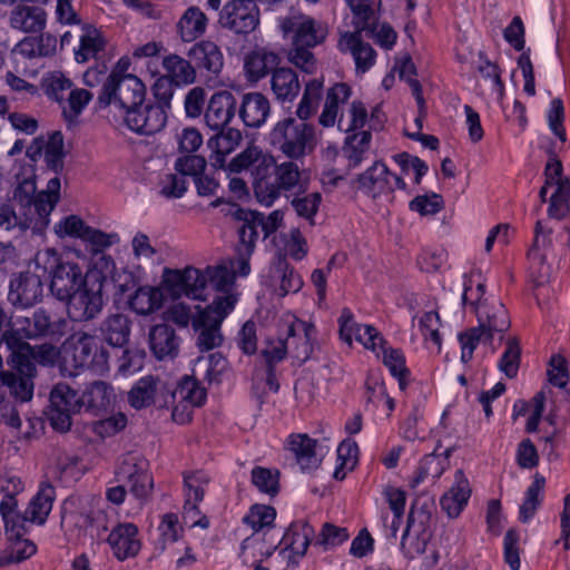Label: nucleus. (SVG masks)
<instances>
[{
	"instance_id": "1",
	"label": "nucleus",
	"mask_w": 570,
	"mask_h": 570,
	"mask_svg": "<svg viewBox=\"0 0 570 570\" xmlns=\"http://www.w3.org/2000/svg\"><path fill=\"white\" fill-rule=\"evenodd\" d=\"M297 161L287 158L277 163L272 154L250 144L229 161L227 169L230 173L250 170L257 202L271 207L283 193L303 189V170Z\"/></svg>"
},
{
	"instance_id": "2",
	"label": "nucleus",
	"mask_w": 570,
	"mask_h": 570,
	"mask_svg": "<svg viewBox=\"0 0 570 570\" xmlns=\"http://www.w3.org/2000/svg\"><path fill=\"white\" fill-rule=\"evenodd\" d=\"M6 347L10 352L7 363L12 371L0 374V415L11 428L19 429L21 420L17 410L4 396V389L16 401L28 402L33 395V376L36 366L30 362V344L21 341L14 333L6 335Z\"/></svg>"
},
{
	"instance_id": "3",
	"label": "nucleus",
	"mask_w": 570,
	"mask_h": 570,
	"mask_svg": "<svg viewBox=\"0 0 570 570\" xmlns=\"http://www.w3.org/2000/svg\"><path fill=\"white\" fill-rule=\"evenodd\" d=\"M338 325L341 337L347 344H351L354 337L365 348L375 353L376 357L381 358L389 368L392 376L397 380L400 389L405 390L411 373L406 367L404 353L400 348L389 346L386 340L374 326L357 324L348 308L342 311L338 317Z\"/></svg>"
},
{
	"instance_id": "4",
	"label": "nucleus",
	"mask_w": 570,
	"mask_h": 570,
	"mask_svg": "<svg viewBox=\"0 0 570 570\" xmlns=\"http://www.w3.org/2000/svg\"><path fill=\"white\" fill-rule=\"evenodd\" d=\"M279 26L285 37L292 36L289 60L303 71L312 73L315 70V57L309 49L324 42L328 33L327 26L302 13L283 18Z\"/></svg>"
},
{
	"instance_id": "5",
	"label": "nucleus",
	"mask_w": 570,
	"mask_h": 570,
	"mask_svg": "<svg viewBox=\"0 0 570 570\" xmlns=\"http://www.w3.org/2000/svg\"><path fill=\"white\" fill-rule=\"evenodd\" d=\"M60 179H49L47 188L38 194L33 179H23L14 189L13 199L23 209V227H30L33 234L41 235L49 225L50 214L60 198Z\"/></svg>"
},
{
	"instance_id": "6",
	"label": "nucleus",
	"mask_w": 570,
	"mask_h": 570,
	"mask_svg": "<svg viewBox=\"0 0 570 570\" xmlns=\"http://www.w3.org/2000/svg\"><path fill=\"white\" fill-rule=\"evenodd\" d=\"M269 145L292 160H303L317 145L315 127L292 116L278 120L268 134Z\"/></svg>"
},
{
	"instance_id": "7",
	"label": "nucleus",
	"mask_w": 570,
	"mask_h": 570,
	"mask_svg": "<svg viewBox=\"0 0 570 570\" xmlns=\"http://www.w3.org/2000/svg\"><path fill=\"white\" fill-rule=\"evenodd\" d=\"M62 348L65 362L76 370L89 368L99 375L109 371V353L94 334L75 332L66 340Z\"/></svg>"
},
{
	"instance_id": "8",
	"label": "nucleus",
	"mask_w": 570,
	"mask_h": 570,
	"mask_svg": "<svg viewBox=\"0 0 570 570\" xmlns=\"http://www.w3.org/2000/svg\"><path fill=\"white\" fill-rule=\"evenodd\" d=\"M146 87L135 75L112 71L102 85L97 99L99 108L115 107L126 112L145 100Z\"/></svg>"
},
{
	"instance_id": "9",
	"label": "nucleus",
	"mask_w": 570,
	"mask_h": 570,
	"mask_svg": "<svg viewBox=\"0 0 570 570\" xmlns=\"http://www.w3.org/2000/svg\"><path fill=\"white\" fill-rule=\"evenodd\" d=\"M236 296L214 297L212 304L197 311L193 327L198 333L196 344L200 351H210L220 346L223 334L220 326L226 316L235 308Z\"/></svg>"
},
{
	"instance_id": "10",
	"label": "nucleus",
	"mask_w": 570,
	"mask_h": 570,
	"mask_svg": "<svg viewBox=\"0 0 570 570\" xmlns=\"http://www.w3.org/2000/svg\"><path fill=\"white\" fill-rule=\"evenodd\" d=\"M105 277L100 272L90 271L85 275L81 286L68 299L67 312L75 322L96 318L104 307Z\"/></svg>"
},
{
	"instance_id": "11",
	"label": "nucleus",
	"mask_w": 570,
	"mask_h": 570,
	"mask_svg": "<svg viewBox=\"0 0 570 570\" xmlns=\"http://www.w3.org/2000/svg\"><path fill=\"white\" fill-rule=\"evenodd\" d=\"M163 287L175 298L186 296L196 301H205L208 289L213 288L212 276L208 267L204 271L193 266L183 269L165 268Z\"/></svg>"
},
{
	"instance_id": "12",
	"label": "nucleus",
	"mask_w": 570,
	"mask_h": 570,
	"mask_svg": "<svg viewBox=\"0 0 570 570\" xmlns=\"http://www.w3.org/2000/svg\"><path fill=\"white\" fill-rule=\"evenodd\" d=\"M116 478L138 500H145L151 493L154 482L149 473V462L139 453L130 452L120 458Z\"/></svg>"
},
{
	"instance_id": "13",
	"label": "nucleus",
	"mask_w": 570,
	"mask_h": 570,
	"mask_svg": "<svg viewBox=\"0 0 570 570\" xmlns=\"http://www.w3.org/2000/svg\"><path fill=\"white\" fill-rule=\"evenodd\" d=\"M252 254L248 249L244 252L236 249V257L227 259L215 266H208L212 276L213 289L217 293L215 297L236 296L235 278L236 276L246 277L250 273Z\"/></svg>"
},
{
	"instance_id": "14",
	"label": "nucleus",
	"mask_w": 570,
	"mask_h": 570,
	"mask_svg": "<svg viewBox=\"0 0 570 570\" xmlns=\"http://www.w3.org/2000/svg\"><path fill=\"white\" fill-rule=\"evenodd\" d=\"M82 409L81 396L66 383H58L50 392L49 420L55 430L66 432L71 416Z\"/></svg>"
},
{
	"instance_id": "15",
	"label": "nucleus",
	"mask_w": 570,
	"mask_h": 570,
	"mask_svg": "<svg viewBox=\"0 0 570 570\" xmlns=\"http://www.w3.org/2000/svg\"><path fill=\"white\" fill-rule=\"evenodd\" d=\"M357 183L358 189L373 199L381 196H391L395 189H406L403 178L391 173L387 166L381 161H375L362 173Z\"/></svg>"
},
{
	"instance_id": "16",
	"label": "nucleus",
	"mask_w": 570,
	"mask_h": 570,
	"mask_svg": "<svg viewBox=\"0 0 570 570\" xmlns=\"http://www.w3.org/2000/svg\"><path fill=\"white\" fill-rule=\"evenodd\" d=\"M223 28L236 35H248L259 24V10L255 0H232L219 14Z\"/></svg>"
},
{
	"instance_id": "17",
	"label": "nucleus",
	"mask_w": 570,
	"mask_h": 570,
	"mask_svg": "<svg viewBox=\"0 0 570 570\" xmlns=\"http://www.w3.org/2000/svg\"><path fill=\"white\" fill-rule=\"evenodd\" d=\"M209 483V476L203 471H196L184 475L185 503L184 519L191 527L206 529L209 527V520L202 515L199 503L203 501L206 488Z\"/></svg>"
},
{
	"instance_id": "18",
	"label": "nucleus",
	"mask_w": 570,
	"mask_h": 570,
	"mask_svg": "<svg viewBox=\"0 0 570 570\" xmlns=\"http://www.w3.org/2000/svg\"><path fill=\"white\" fill-rule=\"evenodd\" d=\"M22 523L23 520L19 518L16 519V527L12 529L9 523H4L7 547L0 552V567L20 563L36 554L37 546L33 541L24 538L29 528Z\"/></svg>"
},
{
	"instance_id": "19",
	"label": "nucleus",
	"mask_w": 570,
	"mask_h": 570,
	"mask_svg": "<svg viewBox=\"0 0 570 570\" xmlns=\"http://www.w3.org/2000/svg\"><path fill=\"white\" fill-rule=\"evenodd\" d=\"M316 335V327L312 323L294 318L288 325L285 338L288 354L298 363H305L317 346Z\"/></svg>"
},
{
	"instance_id": "20",
	"label": "nucleus",
	"mask_w": 570,
	"mask_h": 570,
	"mask_svg": "<svg viewBox=\"0 0 570 570\" xmlns=\"http://www.w3.org/2000/svg\"><path fill=\"white\" fill-rule=\"evenodd\" d=\"M167 120V114L160 105H139L125 112L127 127L141 135H153L160 131Z\"/></svg>"
},
{
	"instance_id": "21",
	"label": "nucleus",
	"mask_w": 570,
	"mask_h": 570,
	"mask_svg": "<svg viewBox=\"0 0 570 570\" xmlns=\"http://www.w3.org/2000/svg\"><path fill=\"white\" fill-rule=\"evenodd\" d=\"M429 515L424 512H411L407 525L401 539V551L407 559L425 552L428 542L431 539V532L428 529Z\"/></svg>"
},
{
	"instance_id": "22",
	"label": "nucleus",
	"mask_w": 570,
	"mask_h": 570,
	"mask_svg": "<svg viewBox=\"0 0 570 570\" xmlns=\"http://www.w3.org/2000/svg\"><path fill=\"white\" fill-rule=\"evenodd\" d=\"M43 292V281L32 273H21L10 281L8 293L9 302L20 308H28L37 304Z\"/></svg>"
},
{
	"instance_id": "23",
	"label": "nucleus",
	"mask_w": 570,
	"mask_h": 570,
	"mask_svg": "<svg viewBox=\"0 0 570 570\" xmlns=\"http://www.w3.org/2000/svg\"><path fill=\"white\" fill-rule=\"evenodd\" d=\"M56 499V490L50 483H41L37 493L31 498L27 509L20 513L18 509L13 513V521L17 518L23 520L22 525H42L46 523Z\"/></svg>"
},
{
	"instance_id": "24",
	"label": "nucleus",
	"mask_w": 570,
	"mask_h": 570,
	"mask_svg": "<svg viewBox=\"0 0 570 570\" xmlns=\"http://www.w3.org/2000/svg\"><path fill=\"white\" fill-rule=\"evenodd\" d=\"M107 542L119 561L136 557L141 549L139 529L131 522L118 523L114 527Z\"/></svg>"
},
{
	"instance_id": "25",
	"label": "nucleus",
	"mask_w": 570,
	"mask_h": 570,
	"mask_svg": "<svg viewBox=\"0 0 570 570\" xmlns=\"http://www.w3.org/2000/svg\"><path fill=\"white\" fill-rule=\"evenodd\" d=\"M337 47L341 52L350 53L353 57L357 73H365L375 65V50L370 43L363 41L361 32L357 30L343 33L338 39Z\"/></svg>"
},
{
	"instance_id": "26",
	"label": "nucleus",
	"mask_w": 570,
	"mask_h": 570,
	"mask_svg": "<svg viewBox=\"0 0 570 570\" xmlns=\"http://www.w3.org/2000/svg\"><path fill=\"white\" fill-rule=\"evenodd\" d=\"M236 99L229 91L215 92L206 107L204 119L212 130L224 129L234 118L236 111Z\"/></svg>"
},
{
	"instance_id": "27",
	"label": "nucleus",
	"mask_w": 570,
	"mask_h": 570,
	"mask_svg": "<svg viewBox=\"0 0 570 570\" xmlns=\"http://www.w3.org/2000/svg\"><path fill=\"white\" fill-rule=\"evenodd\" d=\"M479 326L487 333V338H494L495 334H503L510 327V318L504 305L493 299L484 301L476 306Z\"/></svg>"
},
{
	"instance_id": "28",
	"label": "nucleus",
	"mask_w": 570,
	"mask_h": 570,
	"mask_svg": "<svg viewBox=\"0 0 570 570\" xmlns=\"http://www.w3.org/2000/svg\"><path fill=\"white\" fill-rule=\"evenodd\" d=\"M85 276L77 263L63 262L50 279V289L60 301L69 299L81 286Z\"/></svg>"
},
{
	"instance_id": "29",
	"label": "nucleus",
	"mask_w": 570,
	"mask_h": 570,
	"mask_svg": "<svg viewBox=\"0 0 570 570\" xmlns=\"http://www.w3.org/2000/svg\"><path fill=\"white\" fill-rule=\"evenodd\" d=\"M24 491V483L19 475L6 471L0 473V515L4 523H9L12 529L14 525L13 513L18 509L17 497Z\"/></svg>"
},
{
	"instance_id": "30",
	"label": "nucleus",
	"mask_w": 570,
	"mask_h": 570,
	"mask_svg": "<svg viewBox=\"0 0 570 570\" xmlns=\"http://www.w3.org/2000/svg\"><path fill=\"white\" fill-rule=\"evenodd\" d=\"M470 497L469 481L462 470H456L454 482L449 491L442 495L440 504L449 518H458L468 504Z\"/></svg>"
},
{
	"instance_id": "31",
	"label": "nucleus",
	"mask_w": 570,
	"mask_h": 570,
	"mask_svg": "<svg viewBox=\"0 0 570 570\" xmlns=\"http://www.w3.org/2000/svg\"><path fill=\"white\" fill-rule=\"evenodd\" d=\"M217 134L208 139V147L213 151L214 166L223 168L228 176L230 173L226 165V156L232 154L240 145L243 139L242 132L235 128L216 130Z\"/></svg>"
},
{
	"instance_id": "32",
	"label": "nucleus",
	"mask_w": 570,
	"mask_h": 570,
	"mask_svg": "<svg viewBox=\"0 0 570 570\" xmlns=\"http://www.w3.org/2000/svg\"><path fill=\"white\" fill-rule=\"evenodd\" d=\"M313 535L314 529L306 521L293 522L282 538L281 544L284 548L281 550V554L288 558H291L289 554L302 558L306 553Z\"/></svg>"
},
{
	"instance_id": "33",
	"label": "nucleus",
	"mask_w": 570,
	"mask_h": 570,
	"mask_svg": "<svg viewBox=\"0 0 570 570\" xmlns=\"http://www.w3.org/2000/svg\"><path fill=\"white\" fill-rule=\"evenodd\" d=\"M271 112L269 100L261 92H248L242 98L239 117L247 127L259 128Z\"/></svg>"
},
{
	"instance_id": "34",
	"label": "nucleus",
	"mask_w": 570,
	"mask_h": 570,
	"mask_svg": "<svg viewBox=\"0 0 570 570\" xmlns=\"http://www.w3.org/2000/svg\"><path fill=\"white\" fill-rule=\"evenodd\" d=\"M351 95V87L344 82L332 86L326 92L323 110L318 117L320 125L323 127L338 125L340 116L344 115L341 108L348 101Z\"/></svg>"
},
{
	"instance_id": "35",
	"label": "nucleus",
	"mask_w": 570,
	"mask_h": 570,
	"mask_svg": "<svg viewBox=\"0 0 570 570\" xmlns=\"http://www.w3.org/2000/svg\"><path fill=\"white\" fill-rule=\"evenodd\" d=\"M288 450L294 454L302 471H311L322 462L317 451V441L306 434H294L288 438Z\"/></svg>"
},
{
	"instance_id": "36",
	"label": "nucleus",
	"mask_w": 570,
	"mask_h": 570,
	"mask_svg": "<svg viewBox=\"0 0 570 570\" xmlns=\"http://www.w3.org/2000/svg\"><path fill=\"white\" fill-rule=\"evenodd\" d=\"M189 59L197 68L218 75L224 66V57L219 47L210 40H202L188 50Z\"/></svg>"
},
{
	"instance_id": "37",
	"label": "nucleus",
	"mask_w": 570,
	"mask_h": 570,
	"mask_svg": "<svg viewBox=\"0 0 570 570\" xmlns=\"http://www.w3.org/2000/svg\"><path fill=\"white\" fill-rule=\"evenodd\" d=\"M11 28L26 32H41L46 27V12L38 6H18L10 16Z\"/></svg>"
},
{
	"instance_id": "38",
	"label": "nucleus",
	"mask_w": 570,
	"mask_h": 570,
	"mask_svg": "<svg viewBox=\"0 0 570 570\" xmlns=\"http://www.w3.org/2000/svg\"><path fill=\"white\" fill-rule=\"evenodd\" d=\"M105 47L106 39L102 32L94 26L83 24L79 35V46L75 49V59L78 63L97 59Z\"/></svg>"
},
{
	"instance_id": "39",
	"label": "nucleus",
	"mask_w": 570,
	"mask_h": 570,
	"mask_svg": "<svg viewBox=\"0 0 570 570\" xmlns=\"http://www.w3.org/2000/svg\"><path fill=\"white\" fill-rule=\"evenodd\" d=\"M271 87L275 98L281 102H292L301 91L297 73L287 67L276 68L272 72Z\"/></svg>"
},
{
	"instance_id": "40",
	"label": "nucleus",
	"mask_w": 570,
	"mask_h": 570,
	"mask_svg": "<svg viewBox=\"0 0 570 570\" xmlns=\"http://www.w3.org/2000/svg\"><path fill=\"white\" fill-rule=\"evenodd\" d=\"M208 18L198 7H189L177 22V32L184 42L200 38L207 29Z\"/></svg>"
},
{
	"instance_id": "41",
	"label": "nucleus",
	"mask_w": 570,
	"mask_h": 570,
	"mask_svg": "<svg viewBox=\"0 0 570 570\" xmlns=\"http://www.w3.org/2000/svg\"><path fill=\"white\" fill-rule=\"evenodd\" d=\"M115 400L114 389L106 382L95 381L81 395V404L95 413L106 411Z\"/></svg>"
},
{
	"instance_id": "42",
	"label": "nucleus",
	"mask_w": 570,
	"mask_h": 570,
	"mask_svg": "<svg viewBox=\"0 0 570 570\" xmlns=\"http://www.w3.org/2000/svg\"><path fill=\"white\" fill-rule=\"evenodd\" d=\"M163 67L166 71L165 76L177 86L190 85L196 80V68L189 60L178 55L166 56L163 59Z\"/></svg>"
},
{
	"instance_id": "43",
	"label": "nucleus",
	"mask_w": 570,
	"mask_h": 570,
	"mask_svg": "<svg viewBox=\"0 0 570 570\" xmlns=\"http://www.w3.org/2000/svg\"><path fill=\"white\" fill-rule=\"evenodd\" d=\"M159 383V379L151 375L138 380L128 393L129 404L136 410L153 405L156 400Z\"/></svg>"
},
{
	"instance_id": "44",
	"label": "nucleus",
	"mask_w": 570,
	"mask_h": 570,
	"mask_svg": "<svg viewBox=\"0 0 570 570\" xmlns=\"http://www.w3.org/2000/svg\"><path fill=\"white\" fill-rule=\"evenodd\" d=\"M546 479L535 473L532 483L528 487L522 504L519 509V520L522 523L529 522L535 514L543 500Z\"/></svg>"
},
{
	"instance_id": "45",
	"label": "nucleus",
	"mask_w": 570,
	"mask_h": 570,
	"mask_svg": "<svg viewBox=\"0 0 570 570\" xmlns=\"http://www.w3.org/2000/svg\"><path fill=\"white\" fill-rule=\"evenodd\" d=\"M278 63V56L265 49H258L248 55L245 61V69L250 79L258 80L269 71H274Z\"/></svg>"
},
{
	"instance_id": "46",
	"label": "nucleus",
	"mask_w": 570,
	"mask_h": 570,
	"mask_svg": "<svg viewBox=\"0 0 570 570\" xmlns=\"http://www.w3.org/2000/svg\"><path fill=\"white\" fill-rule=\"evenodd\" d=\"M372 135L367 130H362L351 136H347L343 147L344 157L348 160V167H357L365 158Z\"/></svg>"
},
{
	"instance_id": "47",
	"label": "nucleus",
	"mask_w": 570,
	"mask_h": 570,
	"mask_svg": "<svg viewBox=\"0 0 570 570\" xmlns=\"http://www.w3.org/2000/svg\"><path fill=\"white\" fill-rule=\"evenodd\" d=\"M150 347L158 358L173 355L177 350L175 331L166 324L156 325L150 332Z\"/></svg>"
},
{
	"instance_id": "48",
	"label": "nucleus",
	"mask_w": 570,
	"mask_h": 570,
	"mask_svg": "<svg viewBox=\"0 0 570 570\" xmlns=\"http://www.w3.org/2000/svg\"><path fill=\"white\" fill-rule=\"evenodd\" d=\"M101 332L109 345L122 346L128 341L129 321L121 314L111 315L102 322Z\"/></svg>"
},
{
	"instance_id": "49",
	"label": "nucleus",
	"mask_w": 570,
	"mask_h": 570,
	"mask_svg": "<svg viewBox=\"0 0 570 570\" xmlns=\"http://www.w3.org/2000/svg\"><path fill=\"white\" fill-rule=\"evenodd\" d=\"M163 293L156 287H139L129 301L132 311L140 315H148L160 308Z\"/></svg>"
},
{
	"instance_id": "50",
	"label": "nucleus",
	"mask_w": 570,
	"mask_h": 570,
	"mask_svg": "<svg viewBox=\"0 0 570 570\" xmlns=\"http://www.w3.org/2000/svg\"><path fill=\"white\" fill-rule=\"evenodd\" d=\"M323 96V81L313 79L305 85L302 99L296 108L297 118L307 121L317 110Z\"/></svg>"
},
{
	"instance_id": "51",
	"label": "nucleus",
	"mask_w": 570,
	"mask_h": 570,
	"mask_svg": "<svg viewBox=\"0 0 570 570\" xmlns=\"http://www.w3.org/2000/svg\"><path fill=\"white\" fill-rule=\"evenodd\" d=\"M173 399L191 407L200 406L206 400V390L189 376H185L173 392Z\"/></svg>"
},
{
	"instance_id": "52",
	"label": "nucleus",
	"mask_w": 570,
	"mask_h": 570,
	"mask_svg": "<svg viewBox=\"0 0 570 570\" xmlns=\"http://www.w3.org/2000/svg\"><path fill=\"white\" fill-rule=\"evenodd\" d=\"M321 203L322 194L318 191L298 193L291 200V206L298 217L314 225V217L318 212Z\"/></svg>"
},
{
	"instance_id": "53",
	"label": "nucleus",
	"mask_w": 570,
	"mask_h": 570,
	"mask_svg": "<svg viewBox=\"0 0 570 570\" xmlns=\"http://www.w3.org/2000/svg\"><path fill=\"white\" fill-rule=\"evenodd\" d=\"M274 277L281 279L278 287L281 296H285L289 293H297L303 286L302 277L283 259H279L275 264Z\"/></svg>"
},
{
	"instance_id": "54",
	"label": "nucleus",
	"mask_w": 570,
	"mask_h": 570,
	"mask_svg": "<svg viewBox=\"0 0 570 570\" xmlns=\"http://www.w3.org/2000/svg\"><path fill=\"white\" fill-rule=\"evenodd\" d=\"M62 263L55 249L38 250L33 259L35 269L31 273L38 275L41 281L49 279Z\"/></svg>"
},
{
	"instance_id": "55",
	"label": "nucleus",
	"mask_w": 570,
	"mask_h": 570,
	"mask_svg": "<svg viewBox=\"0 0 570 570\" xmlns=\"http://www.w3.org/2000/svg\"><path fill=\"white\" fill-rule=\"evenodd\" d=\"M368 115L365 105L361 100H353L347 109L346 115H341L337 127L346 132L362 129Z\"/></svg>"
},
{
	"instance_id": "56",
	"label": "nucleus",
	"mask_w": 570,
	"mask_h": 570,
	"mask_svg": "<svg viewBox=\"0 0 570 570\" xmlns=\"http://www.w3.org/2000/svg\"><path fill=\"white\" fill-rule=\"evenodd\" d=\"M370 20L371 18L368 19L366 28L363 29L361 24H357V19H355L354 24L357 31H367L377 46L384 50H391L397 39V35L394 29L387 23L371 24Z\"/></svg>"
},
{
	"instance_id": "57",
	"label": "nucleus",
	"mask_w": 570,
	"mask_h": 570,
	"mask_svg": "<svg viewBox=\"0 0 570 570\" xmlns=\"http://www.w3.org/2000/svg\"><path fill=\"white\" fill-rule=\"evenodd\" d=\"M521 357L520 343L515 337L507 340L505 350L499 361V368L509 379L517 376Z\"/></svg>"
},
{
	"instance_id": "58",
	"label": "nucleus",
	"mask_w": 570,
	"mask_h": 570,
	"mask_svg": "<svg viewBox=\"0 0 570 570\" xmlns=\"http://www.w3.org/2000/svg\"><path fill=\"white\" fill-rule=\"evenodd\" d=\"M492 341V338H487V333L479 325L460 333L461 361L463 363L470 362L479 343H491Z\"/></svg>"
},
{
	"instance_id": "59",
	"label": "nucleus",
	"mask_w": 570,
	"mask_h": 570,
	"mask_svg": "<svg viewBox=\"0 0 570 570\" xmlns=\"http://www.w3.org/2000/svg\"><path fill=\"white\" fill-rule=\"evenodd\" d=\"M72 82L62 72L56 71L43 78V90L46 95L59 104L65 101L66 92L69 94Z\"/></svg>"
},
{
	"instance_id": "60",
	"label": "nucleus",
	"mask_w": 570,
	"mask_h": 570,
	"mask_svg": "<svg viewBox=\"0 0 570 570\" xmlns=\"http://www.w3.org/2000/svg\"><path fill=\"white\" fill-rule=\"evenodd\" d=\"M276 518L274 508L265 504H255L250 508L243 521L249 525L255 532L271 527Z\"/></svg>"
},
{
	"instance_id": "61",
	"label": "nucleus",
	"mask_w": 570,
	"mask_h": 570,
	"mask_svg": "<svg viewBox=\"0 0 570 570\" xmlns=\"http://www.w3.org/2000/svg\"><path fill=\"white\" fill-rule=\"evenodd\" d=\"M570 181L562 183L554 188L550 197L548 215L551 218L562 219L569 213Z\"/></svg>"
},
{
	"instance_id": "62",
	"label": "nucleus",
	"mask_w": 570,
	"mask_h": 570,
	"mask_svg": "<svg viewBox=\"0 0 570 570\" xmlns=\"http://www.w3.org/2000/svg\"><path fill=\"white\" fill-rule=\"evenodd\" d=\"M187 191V179L178 174H165L158 183V193L165 198H181Z\"/></svg>"
},
{
	"instance_id": "63",
	"label": "nucleus",
	"mask_w": 570,
	"mask_h": 570,
	"mask_svg": "<svg viewBox=\"0 0 570 570\" xmlns=\"http://www.w3.org/2000/svg\"><path fill=\"white\" fill-rule=\"evenodd\" d=\"M278 476L276 470L256 466L252 471L253 484L264 493L275 495L278 492Z\"/></svg>"
},
{
	"instance_id": "64",
	"label": "nucleus",
	"mask_w": 570,
	"mask_h": 570,
	"mask_svg": "<svg viewBox=\"0 0 570 570\" xmlns=\"http://www.w3.org/2000/svg\"><path fill=\"white\" fill-rule=\"evenodd\" d=\"M87 226L79 216L69 215L55 224L53 232L59 238L69 237L82 240Z\"/></svg>"
}]
</instances>
